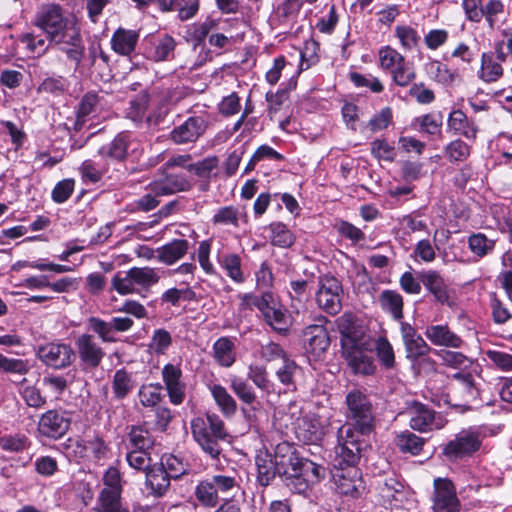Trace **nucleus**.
Here are the masks:
<instances>
[{"mask_svg": "<svg viewBox=\"0 0 512 512\" xmlns=\"http://www.w3.org/2000/svg\"><path fill=\"white\" fill-rule=\"evenodd\" d=\"M33 25L45 33L50 43L63 51L78 66L85 52L80 28L75 21L64 17L59 5L42 6L36 13Z\"/></svg>", "mask_w": 512, "mask_h": 512, "instance_id": "1", "label": "nucleus"}, {"mask_svg": "<svg viewBox=\"0 0 512 512\" xmlns=\"http://www.w3.org/2000/svg\"><path fill=\"white\" fill-rule=\"evenodd\" d=\"M275 469L291 492L317 503L318 496L314 487L319 482L318 464L295 453L275 463Z\"/></svg>", "mask_w": 512, "mask_h": 512, "instance_id": "2", "label": "nucleus"}, {"mask_svg": "<svg viewBox=\"0 0 512 512\" xmlns=\"http://www.w3.org/2000/svg\"><path fill=\"white\" fill-rule=\"evenodd\" d=\"M193 439L202 451L216 459L222 452L221 442L227 441L229 434L223 420L215 413L207 412L191 420Z\"/></svg>", "mask_w": 512, "mask_h": 512, "instance_id": "3", "label": "nucleus"}, {"mask_svg": "<svg viewBox=\"0 0 512 512\" xmlns=\"http://www.w3.org/2000/svg\"><path fill=\"white\" fill-rule=\"evenodd\" d=\"M359 434L351 425L339 428L338 444L335 446L330 463L331 469L357 468L361 453Z\"/></svg>", "mask_w": 512, "mask_h": 512, "instance_id": "4", "label": "nucleus"}, {"mask_svg": "<svg viewBox=\"0 0 512 512\" xmlns=\"http://www.w3.org/2000/svg\"><path fill=\"white\" fill-rule=\"evenodd\" d=\"M482 441L480 429L469 427L455 434L454 438L443 446L442 454L449 461L462 460L475 454L480 449Z\"/></svg>", "mask_w": 512, "mask_h": 512, "instance_id": "5", "label": "nucleus"}, {"mask_svg": "<svg viewBox=\"0 0 512 512\" xmlns=\"http://www.w3.org/2000/svg\"><path fill=\"white\" fill-rule=\"evenodd\" d=\"M352 428L361 435L369 434L373 429V414L370 400L360 391H352L346 397Z\"/></svg>", "mask_w": 512, "mask_h": 512, "instance_id": "6", "label": "nucleus"}, {"mask_svg": "<svg viewBox=\"0 0 512 512\" xmlns=\"http://www.w3.org/2000/svg\"><path fill=\"white\" fill-rule=\"evenodd\" d=\"M37 356L45 365L54 369L66 368L76 358L71 345L62 342H50L39 346Z\"/></svg>", "mask_w": 512, "mask_h": 512, "instance_id": "7", "label": "nucleus"}, {"mask_svg": "<svg viewBox=\"0 0 512 512\" xmlns=\"http://www.w3.org/2000/svg\"><path fill=\"white\" fill-rule=\"evenodd\" d=\"M208 128V119L202 115L188 117L183 123L175 126L170 132L174 144L187 145L198 141Z\"/></svg>", "mask_w": 512, "mask_h": 512, "instance_id": "8", "label": "nucleus"}, {"mask_svg": "<svg viewBox=\"0 0 512 512\" xmlns=\"http://www.w3.org/2000/svg\"><path fill=\"white\" fill-rule=\"evenodd\" d=\"M331 479L337 493L358 497L364 489L363 481L358 468L331 469Z\"/></svg>", "mask_w": 512, "mask_h": 512, "instance_id": "9", "label": "nucleus"}, {"mask_svg": "<svg viewBox=\"0 0 512 512\" xmlns=\"http://www.w3.org/2000/svg\"><path fill=\"white\" fill-rule=\"evenodd\" d=\"M433 509L435 512L460 511V501L450 480L445 478L434 480Z\"/></svg>", "mask_w": 512, "mask_h": 512, "instance_id": "10", "label": "nucleus"}, {"mask_svg": "<svg viewBox=\"0 0 512 512\" xmlns=\"http://www.w3.org/2000/svg\"><path fill=\"white\" fill-rule=\"evenodd\" d=\"M70 424L65 412L49 410L40 417L37 430L41 436L56 440L67 433Z\"/></svg>", "mask_w": 512, "mask_h": 512, "instance_id": "11", "label": "nucleus"}, {"mask_svg": "<svg viewBox=\"0 0 512 512\" xmlns=\"http://www.w3.org/2000/svg\"><path fill=\"white\" fill-rule=\"evenodd\" d=\"M410 427L419 432L442 429L446 420L426 405L415 402L411 409Z\"/></svg>", "mask_w": 512, "mask_h": 512, "instance_id": "12", "label": "nucleus"}, {"mask_svg": "<svg viewBox=\"0 0 512 512\" xmlns=\"http://www.w3.org/2000/svg\"><path fill=\"white\" fill-rule=\"evenodd\" d=\"M401 335L406 350V357L411 361L412 368L415 369L420 361L419 359L430 353L431 347L408 323H401Z\"/></svg>", "mask_w": 512, "mask_h": 512, "instance_id": "13", "label": "nucleus"}, {"mask_svg": "<svg viewBox=\"0 0 512 512\" xmlns=\"http://www.w3.org/2000/svg\"><path fill=\"white\" fill-rule=\"evenodd\" d=\"M136 139L129 132H120L114 139L101 146L98 154L103 158H109L115 161H123L127 158L130 151L136 150Z\"/></svg>", "mask_w": 512, "mask_h": 512, "instance_id": "14", "label": "nucleus"}, {"mask_svg": "<svg viewBox=\"0 0 512 512\" xmlns=\"http://www.w3.org/2000/svg\"><path fill=\"white\" fill-rule=\"evenodd\" d=\"M75 346L81 362L88 367L99 366L105 356V352L91 334L80 335L75 341Z\"/></svg>", "mask_w": 512, "mask_h": 512, "instance_id": "15", "label": "nucleus"}, {"mask_svg": "<svg viewBox=\"0 0 512 512\" xmlns=\"http://www.w3.org/2000/svg\"><path fill=\"white\" fill-rule=\"evenodd\" d=\"M336 324L341 334V344L343 350L366 344L364 332L360 327L355 325L352 314H343L336 320Z\"/></svg>", "mask_w": 512, "mask_h": 512, "instance_id": "16", "label": "nucleus"}, {"mask_svg": "<svg viewBox=\"0 0 512 512\" xmlns=\"http://www.w3.org/2000/svg\"><path fill=\"white\" fill-rule=\"evenodd\" d=\"M425 336L435 346L458 349L464 344L463 339L452 331L447 324L427 326Z\"/></svg>", "mask_w": 512, "mask_h": 512, "instance_id": "17", "label": "nucleus"}, {"mask_svg": "<svg viewBox=\"0 0 512 512\" xmlns=\"http://www.w3.org/2000/svg\"><path fill=\"white\" fill-rule=\"evenodd\" d=\"M370 343L366 340L365 345L351 347L344 350L350 368L355 374L370 375L375 371V365L372 357L366 353Z\"/></svg>", "mask_w": 512, "mask_h": 512, "instance_id": "18", "label": "nucleus"}, {"mask_svg": "<svg viewBox=\"0 0 512 512\" xmlns=\"http://www.w3.org/2000/svg\"><path fill=\"white\" fill-rule=\"evenodd\" d=\"M437 355L442 360L443 364L454 369H460L462 371L457 372L453 375V379L462 381L464 384H474L471 373L465 370L472 365V361L463 353L441 350L437 352Z\"/></svg>", "mask_w": 512, "mask_h": 512, "instance_id": "19", "label": "nucleus"}, {"mask_svg": "<svg viewBox=\"0 0 512 512\" xmlns=\"http://www.w3.org/2000/svg\"><path fill=\"white\" fill-rule=\"evenodd\" d=\"M343 293L340 281L331 275L322 277V298L325 297V303L322 308L331 315L340 312L342 308L341 295Z\"/></svg>", "mask_w": 512, "mask_h": 512, "instance_id": "20", "label": "nucleus"}, {"mask_svg": "<svg viewBox=\"0 0 512 512\" xmlns=\"http://www.w3.org/2000/svg\"><path fill=\"white\" fill-rule=\"evenodd\" d=\"M191 182L184 174H167L162 180L151 184V190L157 196H167L179 192L189 191Z\"/></svg>", "mask_w": 512, "mask_h": 512, "instance_id": "21", "label": "nucleus"}, {"mask_svg": "<svg viewBox=\"0 0 512 512\" xmlns=\"http://www.w3.org/2000/svg\"><path fill=\"white\" fill-rule=\"evenodd\" d=\"M146 487L150 489L155 497H162L170 488L171 477L166 473L163 464L152 465L146 471Z\"/></svg>", "mask_w": 512, "mask_h": 512, "instance_id": "22", "label": "nucleus"}, {"mask_svg": "<svg viewBox=\"0 0 512 512\" xmlns=\"http://www.w3.org/2000/svg\"><path fill=\"white\" fill-rule=\"evenodd\" d=\"M302 344L308 362L317 369L320 364V327L318 325H310L304 329Z\"/></svg>", "mask_w": 512, "mask_h": 512, "instance_id": "23", "label": "nucleus"}, {"mask_svg": "<svg viewBox=\"0 0 512 512\" xmlns=\"http://www.w3.org/2000/svg\"><path fill=\"white\" fill-rule=\"evenodd\" d=\"M419 279L438 302L441 304L448 303L447 285L439 272L435 270L421 271L419 272Z\"/></svg>", "mask_w": 512, "mask_h": 512, "instance_id": "24", "label": "nucleus"}, {"mask_svg": "<svg viewBox=\"0 0 512 512\" xmlns=\"http://www.w3.org/2000/svg\"><path fill=\"white\" fill-rule=\"evenodd\" d=\"M189 250V242L186 239H174L171 242L157 248V260L165 265H173L181 260Z\"/></svg>", "mask_w": 512, "mask_h": 512, "instance_id": "25", "label": "nucleus"}, {"mask_svg": "<svg viewBox=\"0 0 512 512\" xmlns=\"http://www.w3.org/2000/svg\"><path fill=\"white\" fill-rule=\"evenodd\" d=\"M447 126L454 134L462 135L469 140H474L477 136L478 128L474 121L468 119L466 114L460 109H454L449 114Z\"/></svg>", "mask_w": 512, "mask_h": 512, "instance_id": "26", "label": "nucleus"}, {"mask_svg": "<svg viewBox=\"0 0 512 512\" xmlns=\"http://www.w3.org/2000/svg\"><path fill=\"white\" fill-rule=\"evenodd\" d=\"M496 243V239L489 238L483 232H474L467 237L468 249L475 262L493 254Z\"/></svg>", "mask_w": 512, "mask_h": 512, "instance_id": "27", "label": "nucleus"}, {"mask_svg": "<svg viewBox=\"0 0 512 512\" xmlns=\"http://www.w3.org/2000/svg\"><path fill=\"white\" fill-rule=\"evenodd\" d=\"M105 487L100 492L98 501L121 500L122 485L120 472L115 467H109L104 476Z\"/></svg>", "mask_w": 512, "mask_h": 512, "instance_id": "28", "label": "nucleus"}, {"mask_svg": "<svg viewBox=\"0 0 512 512\" xmlns=\"http://www.w3.org/2000/svg\"><path fill=\"white\" fill-rule=\"evenodd\" d=\"M295 433L299 441L318 445L320 442V422L318 419L301 418L297 422Z\"/></svg>", "mask_w": 512, "mask_h": 512, "instance_id": "29", "label": "nucleus"}, {"mask_svg": "<svg viewBox=\"0 0 512 512\" xmlns=\"http://www.w3.org/2000/svg\"><path fill=\"white\" fill-rule=\"evenodd\" d=\"M213 357L223 367H230L236 360L234 342L228 337H220L213 345Z\"/></svg>", "mask_w": 512, "mask_h": 512, "instance_id": "30", "label": "nucleus"}, {"mask_svg": "<svg viewBox=\"0 0 512 512\" xmlns=\"http://www.w3.org/2000/svg\"><path fill=\"white\" fill-rule=\"evenodd\" d=\"M194 497L205 508H214L219 503V495L210 477L197 483L194 489Z\"/></svg>", "mask_w": 512, "mask_h": 512, "instance_id": "31", "label": "nucleus"}, {"mask_svg": "<svg viewBox=\"0 0 512 512\" xmlns=\"http://www.w3.org/2000/svg\"><path fill=\"white\" fill-rule=\"evenodd\" d=\"M138 38L136 31L119 28L111 39L112 48L121 55H129L135 49Z\"/></svg>", "mask_w": 512, "mask_h": 512, "instance_id": "32", "label": "nucleus"}, {"mask_svg": "<svg viewBox=\"0 0 512 512\" xmlns=\"http://www.w3.org/2000/svg\"><path fill=\"white\" fill-rule=\"evenodd\" d=\"M131 277L138 291L141 289L148 290L160 280L159 270L152 267H132Z\"/></svg>", "mask_w": 512, "mask_h": 512, "instance_id": "33", "label": "nucleus"}, {"mask_svg": "<svg viewBox=\"0 0 512 512\" xmlns=\"http://www.w3.org/2000/svg\"><path fill=\"white\" fill-rule=\"evenodd\" d=\"M104 97L96 92H87L81 99L77 110L76 125L84 124L85 118L94 114L102 106Z\"/></svg>", "mask_w": 512, "mask_h": 512, "instance_id": "34", "label": "nucleus"}, {"mask_svg": "<svg viewBox=\"0 0 512 512\" xmlns=\"http://www.w3.org/2000/svg\"><path fill=\"white\" fill-rule=\"evenodd\" d=\"M218 495H234L240 487V478L235 472L219 473L210 476Z\"/></svg>", "mask_w": 512, "mask_h": 512, "instance_id": "35", "label": "nucleus"}, {"mask_svg": "<svg viewBox=\"0 0 512 512\" xmlns=\"http://www.w3.org/2000/svg\"><path fill=\"white\" fill-rule=\"evenodd\" d=\"M379 302L383 310L389 312L396 320L403 318V298L394 290H384L379 296Z\"/></svg>", "mask_w": 512, "mask_h": 512, "instance_id": "36", "label": "nucleus"}, {"mask_svg": "<svg viewBox=\"0 0 512 512\" xmlns=\"http://www.w3.org/2000/svg\"><path fill=\"white\" fill-rule=\"evenodd\" d=\"M405 62L404 56L395 48L385 45L378 51V66L383 71L392 72Z\"/></svg>", "mask_w": 512, "mask_h": 512, "instance_id": "37", "label": "nucleus"}, {"mask_svg": "<svg viewBox=\"0 0 512 512\" xmlns=\"http://www.w3.org/2000/svg\"><path fill=\"white\" fill-rule=\"evenodd\" d=\"M129 447L134 450L149 451L154 445V438L143 426H132L128 434Z\"/></svg>", "mask_w": 512, "mask_h": 512, "instance_id": "38", "label": "nucleus"}, {"mask_svg": "<svg viewBox=\"0 0 512 512\" xmlns=\"http://www.w3.org/2000/svg\"><path fill=\"white\" fill-rule=\"evenodd\" d=\"M503 74V69L500 63L493 59V56L488 53H483L481 56V69L479 77L487 82L497 81Z\"/></svg>", "mask_w": 512, "mask_h": 512, "instance_id": "39", "label": "nucleus"}, {"mask_svg": "<svg viewBox=\"0 0 512 512\" xmlns=\"http://www.w3.org/2000/svg\"><path fill=\"white\" fill-rule=\"evenodd\" d=\"M442 126V120L439 115L436 114H425L416 117L411 122V127L422 133L429 135H435L440 132Z\"/></svg>", "mask_w": 512, "mask_h": 512, "instance_id": "40", "label": "nucleus"}, {"mask_svg": "<svg viewBox=\"0 0 512 512\" xmlns=\"http://www.w3.org/2000/svg\"><path fill=\"white\" fill-rule=\"evenodd\" d=\"M397 447L404 453L418 455L424 446L425 440L410 431H404L396 437Z\"/></svg>", "mask_w": 512, "mask_h": 512, "instance_id": "41", "label": "nucleus"}, {"mask_svg": "<svg viewBox=\"0 0 512 512\" xmlns=\"http://www.w3.org/2000/svg\"><path fill=\"white\" fill-rule=\"evenodd\" d=\"M30 440L25 434H5L0 436V448L10 453H20L28 449Z\"/></svg>", "mask_w": 512, "mask_h": 512, "instance_id": "42", "label": "nucleus"}, {"mask_svg": "<svg viewBox=\"0 0 512 512\" xmlns=\"http://www.w3.org/2000/svg\"><path fill=\"white\" fill-rule=\"evenodd\" d=\"M160 300L163 304L178 306L180 300L196 301L197 295L195 291L189 286L185 288L172 287L162 293Z\"/></svg>", "mask_w": 512, "mask_h": 512, "instance_id": "43", "label": "nucleus"}, {"mask_svg": "<svg viewBox=\"0 0 512 512\" xmlns=\"http://www.w3.org/2000/svg\"><path fill=\"white\" fill-rule=\"evenodd\" d=\"M272 237L271 242L275 246L288 248L293 245L295 237L292 232L281 222H275L269 226Z\"/></svg>", "mask_w": 512, "mask_h": 512, "instance_id": "44", "label": "nucleus"}, {"mask_svg": "<svg viewBox=\"0 0 512 512\" xmlns=\"http://www.w3.org/2000/svg\"><path fill=\"white\" fill-rule=\"evenodd\" d=\"M211 394L216 404L226 416L233 415L236 411L234 399L227 393L223 386H210Z\"/></svg>", "mask_w": 512, "mask_h": 512, "instance_id": "45", "label": "nucleus"}, {"mask_svg": "<svg viewBox=\"0 0 512 512\" xmlns=\"http://www.w3.org/2000/svg\"><path fill=\"white\" fill-rule=\"evenodd\" d=\"M445 156L451 163L465 161L470 155V146L460 139L451 141L445 147Z\"/></svg>", "mask_w": 512, "mask_h": 512, "instance_id": "46", "label": "nucleus"}, {"mask_svg": "<svg viewBox=\"0 0 512 512\" xmlns=\"http://www.w3.org/2000/svg\"><path fill=\"white\" fill-rule=\"evenodd\" d=\"M90 328L95 332L103 342L114 343L117 341L114 336L112 321L106 322L98 317L88 319Z\"/></svg>", "mask_w": 512, "mask_h": 512, "instance_id": "47", "label": "nucleus"}, {"mask_svg": "<svg viewBox=\"0 0 512 512\" xmlns=\"http://www.w3.org/2000/svg\"><path fill=\"white\" fill-rule=\"evenodd\" d=\"M375 348L381 365L386 369L393 368L395 366V354L390 342L384 337H379Z\"/></svg>", "mask_w": 512, "mask_h": 512, "instance_id": "48", "label": "nucleus"}, {"mask_svg": "<svg viewBox=\"0 0 512 512\" xmlns=\"http://www.w3.org/2000/svg\"><path fill=\"white\" fill-rule=\"evenodd\" d=\"M256 464L258 469V482L261 486L266 487L275 478V475L278 474L275 469V462L272 459L257 457Z\"/></svg>", "mask_w": 512, "mask_h": 512, "instance_id": "49", "label": "nucleus"}, {"mask_svg": "<svg viewBox=\"0 0 512 512\" xmlns=\"http://www.w3.org/2000/svg\"><path fill=\"white\" fill-rule=\"evenodd\" d=\"M240 213L234 206H225L220 208L213 216V223L215 225L222 226H234L239 225Z\"/></svg>", "mask_w": 512, "mask_h": 512, "instance_id": "50", "label": "nucleus"}, {"mask_svg": "<svg viewBox=\"0 0 512 512\" xmlns=\"http://www.w3.org/2000/svg\"><path fill=\"white\" fill-rule=\"evenodd\" d=\"M428 71L431 77L441 84H451L455 80V73L447 65L440 61H432L428 64Z\"/></svg>", "mask_w": 512, "mask_h": 512, "instance_id": "51", "label": "nucleus"}, {"mask_svg": "<svg viewBox=\"0 0 512 512\" xmlns=\"http://www.w3.org/2000/svg\"><path fill=\"white\" fill-rule=\"evenodd\" d=\"M131 277V269L125 272L124 275L117 273L111 281L112 288L120 295H128L138 292V288Z\"/></svg>", "mask_w": 512, "mask_h": 512, "instance_id": "52", "label": "nucleus"}, {"mask_svg": "<svg viewBox=\"0 0 512 512\" xmlns=\"http://www.w3.org/2000/svg\"><path fill=\"white\" fill-rule=\"evenodd\" d=\"M393 121V111L390 107H384L375 113L367 124V128L376 133L389 127Z\"/></svg>", "mask_w": 512, "mask_h": 512, "instance_id": "53", "label": "nucleus"}, {"mask_svg": "<svg viewBox=\"0 0 512 512\" xmlns=\"http://www.w3.org/2000/svg\"><path fill=\"white\" fill-rule=\"evenodd\" d=\"M372 155L383 161L392 162L396 158L395 147L384 139H376L371 143Z\"/></svg>", "mask_w": 512, "mask_h": 512, "instance_id": "54", "label": "nucleus"}, {"mask_svg": "<svg viewBox=\"0 0 512 512\" xmlns=\"http://www.w3.org/2000/svg\"><path fill=\"white\" fill-rule=\"evenodd\" d=\"M300 70H306L319 62L318 56V43L314 40H309L304 43V47L300 51Z\"/></svg>", "mask_w": 512, "mask_h": 512, "instance_id": "55", "label": "nucleus"}, {"mask_svg": "<svg viewBox=\"0 0 512 512\" xmlns=\"http://www.w3.org/2000/svg\"><path fill=\"white\" fill-rule=\"evenodd\" d=\"M126 460L131 468L145 473L152 467L149 451L131 449L126 455Z\"/></svg>", "mask_w": 512, "mask_h": 512, "instance_id": "56", "label": "nucleus"}, {"mask_svg": "<svg viewBox=\"0 0 512 512\" xmlns=\"http://www.w3.org/2000/svg\"><path fill=\"white\" fill-rule=\"evenodd\" d=\"M350 80L356 87H366L373 93H381L384 90V86L379 78L371 74L363 75L352 72L350 73Z\"/></svg>", "mask_w": 512, "mask_h": 512, "instance_id": "57", "label": "nucleus"}, {"mask_svg": "<svg viewBox=\"0 0 512 512\" xmlns=\"http://www.w3.org/2000/svg\"><path fill=\"white\" fill-rule=\"evenodd\" d=\"M395 35L399 39L400 44L404 50H412L418 44L420 39L416 30L409 26H396Z\"/></svg>", "mask_w": 512, "mask_h": 512, "instance_id": "58", "label": "nucleus"}, {"mask_svg": "<svg viewBox=\"0 0 512 512\" xmlns=\"http://www.w3.org/2000/svg\"><path fill=\"white\" fill-rule=\"evenodd\" d=\"M219 160L216 156H209L196 163L189 164L188 171L200 178H210L212 171L218 166Z\"/></svg>", "mask_w": 512, "mask_h": 512, "instance_id": "59", "label": "nucleus"}, {"mask_svg": "<svg viewBox=\"0 0 512 512\" xmlns=\"http://www.w3.org/2000/svg\"><path fill=\"white\" fill-rule=\"evenodd\" d=\"M392 81L395 85L400 87L409 86L416 78V73L413 67L409 66L407 62H403L399 67L391 72Z\"/></svg>", "mask_w": 512, "mask_h": 512, "instance_id": "60", "label": "nucleus"}, {"mask_svg": "<svg viewBox=\"0 0 512 512\" xmlns=\"http://www.w3.org/2000/svg\"><path fill=\"white\" fill-rule=\"evenodd\" d=\"M21 42L26 45V48L38 55L43 54L51 44L49 39L46 37H42L40 35H36L34 33H27L21 37Z\"/></svg>", "mask_w": 512, "mask_h": 512, "instance_id": "61", "label": "nucleus"}, {"mask_svg": "<svg viewBox=\"0 0 512 512\" xmlns=\"http://www.w3.org/2000/svg\"><path fill=\"white\" fill-rule=\"evenodd\" d=\"M482 12L489 28L494 29L497 17L504 13V4L501 0H488L482 5Z\"/></svg>", "mask_w": 512, "mask_h": 512, "instance_id": "62", "label": "nucleus"}, {"mask_svg": "<svg viewBox=\"0 0 512 512\" xmlns=\"http://www.w3.org/2000/svg\"><path fill=\"white\" fill-rule=\"evenodd\" d=\"M79 169L82 178L92 183L98 182L106 170L103 165L96 163L95 161L90 159L85 160Z\"/></svg>", "mask_w": 512, "mask_h": 512, "instance_id": "63", "label": "nucleus"}, {"mask_svg": "<svg viewBox=\"0 0 512 512\" xmlns=\"http://www.w3.org/2000/svg\"><path fill=\"white\" fill-rule=\"evenodd\" d=\"M172 343L171 334L165 329H157L154 331L149 347L156 354H163Z\"/></svg>", "mask_w": 512, "mask_h": 512, "instance_id": "64", "label": "nucleus"}]
</instances>
